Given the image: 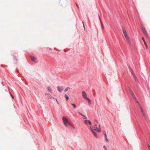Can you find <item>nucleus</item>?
I'll use <instances>...</instances> for the list:
<instances>
[{"label": "nucleus", "instance_id": "nucleus-1", "mask_svg": "<svg viewBox=\"0 0 150 150\" xmlns=\"http://www.w3.org/2000/svg\"><path fill=\"white\" fill-rule=\"evenodd\" d=\"M89 124L90 125V129L92 132L94 134V136L96 138H98V136L94 130L98 132L100 131V125L98 124L97 123H95L94 122H88Z\"/></svg>", "mask_w": 150, "mask_h": 150}, {"label": "nucleus", "instance_id": "nucleus-2", "mask_svg": "<svg viewBox=\"0 0 150 150\" xmlns=\"http://www.w3.org/2000/svg\"><path fill=\"white\" fill-rule=\"evenodd\" d=\"M122 31H123V34H124L125 38H126V40H127V43L129 44L130 43L129 38L128 36L127 35L126 31L125 30V28H124V27H122Z\"/></svg>", "mask_w": 150, "mask_h": 150}, {"label": "nucleus", "instance_id": "nucleus-3", "mask_svg": "<svg viewBox=\"0 0 150 150\" xmlns=\"http://www.w3.org/2000/svg\"><path fill=\"white\" fill-rule=\"evenodd\" d=\"M45 95L47 96V97L49 98H50V99H56L57 103L58 104V102H57V99L55 98H54L53 97H52V96H51L49 93H46L45 94Z\"/></svg>", "mask_w": 150, "mask_h": 150}, {"label": "nucleus", "instance_id": "nucleus-4", "mask_svg": "<svg viewBox=\"0 0 150 150\" xmlns=\"http://www.w3.org/2000/svg\"><path fill=\"white\" fill-rule=\"evenodd\" d=\"M141 27H142L141 29L142 30V31H143V32L144 33V34L146 36V37H148V34L147 33L145 28L142 26H141Z\"/></svg>", "mask_w": 150, "mask_h": 150}, {"label": "nucleus", "instance_id": "nucleus-5", "mask_svg": "<svg viewBox=\"0 0 150 150\" xmlns=\"http://www.w3.org/2000/svg\"><path fill=\"white\" fill-rule=\"evenodd\" d=\"M82 97L83 98L86 99L88 98L87 97V95L85 91H83L82 93Z\"/></svg>", "mask_w": 150, "mask_h": 150}, {"label": "nucleus", "instance_id": "nucleus-6", "mask_svg": "<svg viewBox=\"0 0 150 150\" xmlns=\"http://www.w3.org/2000/svg\"><path fill=\"white\" fill-rule=\"evenodd\" d=\"M30 58L32 61L34 62L35 63H36L37 62V59L35 57L31 56L30 57Z\"/></svg>", "mask_w": 150, "mask_h": 150}, {"label": "nucleus", "instance_id": "nucleus-7", "mask_svg": "<svg viewBox=\"0 0 150 150\" xmlns=\"http://www.w3.org/2000/svg\"><path fill=\"white\" fill-rule=\"evenodd\" d=\"M57 89L59 92H60L63 90V88L62 87H58Z\"/></svg>", "mask_w": 150, "mask_h": 150}, {"label": "nucleus", "instance_id": "nucleus-8", "mask_svg": "<svg viewBox=\"0 0 150 150\" xmlns=\"http://www.w3.org/2000/svg\"><path fill=\"white\" fill-rule=\"evenodd\" d=\"M140 109L141 112L142 114L144 116H145V114L144 112V111L143 109V108H140Z\"/></svg>", "mask_w": 150, "mask_h": 150}, {"label": "nucleus", "instance_id": "nucleus-9", "mask_svg": "<svg viewBox=\"0 0 150 150\" xmlns=\"http://www.w3.org/2000/svg\"><path fill=\"white\" fill-rule=\"evenodd\" d=\"M47 88L48 91L50 92H51L52 91V88L50 86H47Z\"/></svg>", "mask_w": 150, "mask_h": 150}, {"label": "nucleus", "instance_id": "nucleus-10", "mask_svg": "<svg viewBox=\"0 0 150 150\" xmlns=\"http://www.w3.org/2000/svg\"><path fill=\"white\" fill-rule=\"evenodd\" d=\"M64 125L66 126H69L71 125L70 122H64Z\"/></svg>", "mask_w": 150, "mask_h": 150}, {"label": "nucleus", "instance_id": "nucleus-11", "mask_svg": "<svg viewBox=\"0 0 150 150\" xmlns=\"http://www.w3.org/2000/svg\"><path fill=\"white\" fill-rule=\"evenodd\" d=\"M62 120L63 122H68V121L65 117H63L62 118Z\"/></svg>", "mask_w": 150, "mask_h": 150}, {"label": "nucleus", "instance_id": "nucleus-12", "mask_svg": "<svg viewBox=\"0 0 150 150\" xmlns=\"http://www.w3.org/2000/svg\"><path fill=\"white\" fill-rule=\"evenodd\" d=\"M86 100H88V104L89 105H91V102L90 99L89 98H88Z\"/></svg>", "mask_w": 150, "mask_h": 150}, {"label": "nucleus", "instance_id": "nucleus-13", "mask_svg": "<svg viewBox=\"0 0 150 150\" xmlns=\"http://www.w3.org/2000/svg\"><path fill=\"white\" fill-rule=\"evenodd\" d=\"M64 97L67 99V100H68L69 99V98L68 96L66 94L65 95Z\"/></svg>", "mask_w": 150, "mask_h": 150}, {"label": "nucleus", "instance_id": "nucleus-14", "mask_svg": "<svg viewBox=\"0 0 150 150\" xmlns=\"http://www.w3.org/2000/svg\"><path fill=\"white\" fill-rule=\"evenodd\" d=\"M69 89H70V88L69 87H67L64 90V91L66 92L67 91H68V90H69Z\"/></svg>", "mask_w": 150, "mask_h": 150}, {"label": "nucleus", "instance_id": "nucleus-15", "mask_svg": "<svg viewBox=\"0 0 150 150\" xmlns=\"http://www.w3.org/2000/svg\"><path fill=\"white\" fill-rule=\"evenodd\" d=\"M71 105L73 106L74 108H76V106L75 104L72 103Z\"/></svg>", "mask_w": 150, "mask_h": 150}, {"label": "nucleus", "instance_id": "nucleus-16", "mask_svg": "<svg viewBox=\"0 0 150 150\" xmlns=\"http://www.w3.org/2000/svg\"><path fill=\"white\" fill-rule=\"evenodd\" d=\"M142 40H143V41L144 42V44H146V42L145 41V40H144V38L142 37Z\"/></svg>", "mask_w": 150, "mask_h": 150}, {"label": "nucleus", "instance_id": "nucleus-17", "mask_svg": "<svg viewBox=\"0 0 150 150\" xmlns=\"http://www.w3.org/2000/svg\"><path fill=\"white\" fill-rule=\"evenodd\" d=\"M100 23H101V25H102V28H103V23H102V21H101V19L100 18Z\"/></svg>", "mask_w": 150, "mask_h": 150}, {"label": "nucleus", "instance_id": "nucleus-18", "mask_svg": "<svg viewBox=\"0 0 150 150\" xmlns=\"http://www.w3.org/2000/svg\"><path fill=\"white\" fill-rule=\"evenodd\" d=\"M138 105H139V107L140 108H142L139 103H138Z\"/></svg>", "mask_w": 150, "mask_h": 150}, {"label": "nucleus", "instance_id": "nucleus-19", "mask_svg": "<svg viewBox=\"0 0 150 150\" xmlns=\"http://www.w3.org/2000/svg\"><path fill=\"white\" fill-rule=\"evenodd\" d=\"M105 141L107 142H109V140H108V139L107 137H105Z\"/></svg>", "mask_w": 150, "mask_h": 150}, {"label": "nucleus", "instance_id": "nucleus-20", "mask_svg": "<svg viewBox=\"0 0 150 150\" xmlns=\"http://www.w3.org/2000/svg\"><path fill=\"white\" fill-rule=\"evenodd\" d=\"M131 72L132 75H133V76L135 75V74L134 73V72L133 71H131Z\"/></svg>", "mask_w": 150, "mask_h": 150}, {"label": "nucleus", "instance_id": "nucleus-21", "mask_svg": "<svg viewBox=\"0 0 150 150\" xmlns=\"http://www.w3.org/2000/svg\"><path fill=\"white\" fill-rule=\"evenodd\" d=\"M132 98H133L134 100H136V98L135 96H132Z\"/></svg>", "mask_w": 150, "mask_h": 150}, {"label": "nucleus", "instance_id": "nucleus-22", "mask_svg": "<svg viewBox=\"0 0 150 150\" xmlns=\"http://www.w3.org/2000/svg\"><path fill=\"white\" fill-rule=\"evenodd\" d=\"M129 69L131 72L133 71V70H132V69L131 67H129Z\"/></svg>", "mask_w": 150, "mask_h": 150}, {"label": "nucleus", "instance_id": "nucleus-23", "mask_svg": "<svg viewBox=\"0 0 150 150\" xmlns=\"http://www.w3.org/2000/svg\"><path fill=\"white\" fill-rule=\"evenodd\" d=\"M145 45L146 46V48L147 49H148V46H147V45L146 44V43L145 44Z\"/></svg>", "mask_w": 150, "mask_h": 150}, {"label": "nucleus", "instance_id": "nucleus-24", "mask_svg": "<svg viewBox=\"0 0 150 150\" xmlns=\"http://www.w3.org/2000/svg\"><path fill=\"white\" fill-rule=\"evenodd\" d=\"M147 146L148 147V148H149V150H150V146L149 145V144H147Z\"/></svg>", "mask_w": 150, "mask_h": 150}, {"label": "nucleus", "instance_id": "nucleus-25", "mask_svg": "<svg viewBox=\"0 0 150 150\" xmlns=\"http://www.w3.org/2000/svg\"><path fill=\"white\" fill-rule=\"evenodd\" d=\"M103 147L104 148L105 150H108L107 148L105 146H103Z\"/></svg>", "mask_w": 150, "mask_h": 150}, {"label": "nucleus", "instance_id": "nucleus-26", "mask_svg": "<svg viewBox=\"0 0 150 150\" xmlns=\"http://www.w3.org/2000/svg\"><path fill=\"white\" fill-rule=\"evenodd\" d=\"M133 76L134 77V79H137V77H136V76L135 75H134Z\"/></svg>", "mask_w": 150, "mask_h": 150}, {"label": "nucleus", "instance_id": "nucleus-27", "mask_svg": "<svg viewBox=\"0 0 150 150\" xmlns=\"http://www.w3.org/2000/svg\"><path fill=\"white\" fill-rule=\"evenodd\" d=\"M133 76L134 77V79H137V77H136V76L135 75H134Z\"/></svg>", "mask_w": 150, "mask_h": 150}, {"label": "nucleus", "instance_id": "nucleus-28", "mask_svg": "<svg viewBox=\"0 0 150 150\" xmlns=\"http://www.w3.org/2000/svg\"><path fill=\"white\" fill-rule=\"evenodd\" d=\"M83 118L84 119H85L86 118V117L85 116H84V115H83Z\"/></svg>", "mask_w": 150, "mask_h": 150}, {"label": "nucleus", "instance_id": "nucleus-29", "mask_svg": "<svg viewBox=\"0 0 150 150\" xmlns=\"http://www.w3.org/2000/svg\"><path fill=\"white\" fill-rule=\"evenodd\" d=\"M130 94H131V95H132V96H134V95L133 92L132 93H131Z\"/></svg>", "mask_w": 150, "mask_h": 150}, {"label": "nucleus", "instance_id": "nucleus-30", "mask_svg": "<svg viewBox=\"0 0 150 150\" xmlns=\"http://www.w3.org/2000/svg\"><path fill=\"white\" fill-rule=\"evenodd\" d=\"M129 92L130 93L133 92L130 89H129Z\"/></svg>", "mask_w": 150, "mask_h": 150}, {"label": "nucleus", "instance_id": "nucleus-31", "mask_svg": "<svg viewBox=\"0 0 150 150\" xmlns=\"http://www.w3.org/2000/svg\"><path fill=\"white\" fill-rule=\"evenodd\" d=\"M104 135H105V138L107 137V135H106V133H105L104 134Z\"/></svg>", "mask_w": 150, "mask_h": 150}, {"label": "nucleus", "instance_id": "nucleus-32", "mask_svg": "<svg viewBox=\"0 0 150 150\" xmlns=\"http://www.w3.org/2000/svg\"><path fill=\"white\" fill-rule=\"evenodd\" d=\"M79 113L81 115V116H83V115L81 113H80V112H79Z\"/></svg>", "mask_w": 150, "mask_h": 150}, {"label": "nucleus", "instance_id": "nucleus-33", "mask_svg": "<svg viewBox=\"0 0 150 150\" xmlns=\"http://www.w3.org/2000/svg\"><path fill=\"white\" fill-rule=\"evenodd\" d=\"M11 96L13 98H14V97H13V96L11 94Z\"/></svg>", "mask_w": 150, "mask_h": 150}, {"label": "nucleus", "instance_id": "nucleus-34", "mask_svg": "<svg viewBox=\"0 0 150 150\" xmlns=\"http://www.w3.org/2000/svg\"><path fill=\"white\" fill-rule=\"evenodd\" d=\"M137 102L138 103H138H139V102H138V100L137 101Z\"/></svg>", "mask_w": 150, "mask_h": 150}, {"label": "nucleus", "instance_id": "nucleus-35", "mask_svg": "<svg viewBox=\"0 0 150 150\" xmlns=\"http://www.w3.org/2000/svg\"><path fill=\"white\" fill-rule=\"evenodd\" d=\"M76 5H77V6L78 7V8H79V6L77 4H76Z\"/></svg>", "mask_w": 150, "mask_h": 150}, {"label": "nucleus", "instance_id": "nucleus-36", "mask_svg": "<svg viewBox=\"0 0 150 150\" xmlns=\"http://www.w3.org/2000/svg\"><path fill=\"white\" fill-rule=\"evenodd\" d=\"M87 122H90V121H88Z\"/></svg>", "mask_w": 150, "mask_h": 150}, {"label": "nucleus", "instance_id": "nucleus-37", "mask_svg": "<svg viewBox=\"0 0 150 150\" xmlns=\"http://www.w3.org/2000/svg\"><path fill=\"white\" fill-rule=\"evenodd\" d=\"M82 23H83V22H82Z\"/></svg>", "mask_w": 150, "mask_h": 150}]
</instances>
